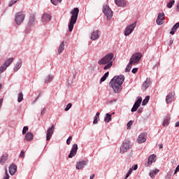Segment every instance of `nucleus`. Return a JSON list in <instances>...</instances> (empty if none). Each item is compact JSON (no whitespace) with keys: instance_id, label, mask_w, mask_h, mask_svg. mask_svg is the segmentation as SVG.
Instances as JSON below:
<instances>
[{"instance_id":"1","label":"nucleus","mask_w":179,"mask_h":179,"mask_svg":"<svg viewBox=\"0 0 179 179\" xmlns=\"http://www.w3.org/2000/svg\"><path fill=\"white\" fill-rule=\"evenodd\" d=\"M124 80H125V76H115L109 83L110 87L114 90L115 93H120L121 92V86H122V83H124Z\"/></svg>"},{"instance_id":"2","label":"nucleus","mask_w":179,"mask_h":179,"mask_svg":"<svg viewBox=\"0 0 179 179\" xmlns=\"http://www.w3.org/2000/svg\"><path fill=\"white\" fill-rule=\"evenodd\" d=\"M113 58H114V55H113V53H109L106 55L104 57L101 59L98 62V64L99 65H106L108 64L106 66L103 67V69H110V68L113 66Z\"/></svg>"},{"instance_id":"3","label":"nucleus","mask_w":179,"mask_h":179,"mask_svg":"<svg viewBox=\"0 0 179 179\" xmlns=\"http://www.w3.org/2000/svg\"><path fill=\"white\" fill-rule=\"evenodd\" d=\"M71 17L70 22L69 24V31H72L73 30V25L76 23L78 20V16L79 15V8H75L72 9L70 12Z\"/></svg>"},{"instance_id":"4","label":"nucleus","mask_w":179,"mask_h":179,"mask_svg":"<svg viewBox=\"0 0 179 179\" xmlns=\"http://www.w3.org/2000/svg\"><path fill=\"white\" fill-rule=\"evenodd\" d=\"M103 13L106 16L108 20H111V17H113V10H111V8H110V6L105 5L103 7Z\"/></svg>"},{"instance_id":"5","label":"nucleus","mask_w":179,"mask_h":179,"mask_svg":"<svg viewBox=\"0 0 179 179\" xmlns=\"http://www.w3.org/2000/svg\"><path fill=\"white\" fill-rule=\"evenodd\" d=\"M141 58H142V53L136 52L130 58V64H138L141 61Z\"/></svg>"},{"instance_id":"6","label":"nucleus","mask_w":179,"mask_h":179,"mask_svg":"<svg viewBox=\"0 0 179 179\" xmlns=\"http://www.w3.org/2000/svg\"><path fill=\"white\" fill-rule=\"evenodd\" d=\"M24 17H25V15L22 12L17 13L15 14V22L16 24L19 25L23 23V20H24Z\"/></svg>"},{"instance_id":"7","label":"nucleus","mask_w":179,"mask_h":179,"mask_svg":"<svg viewBox=\"0 0 179 179\" xmlns=\"http://www.w3.org/2000/svg\"><path fill=\"white\" fill-rule=\"evenodd\" d=\"M13 57L9 58L6 62L4 64L0 67V73H2L4 71H6V68L13 62Z\"/></svg>"},{"instance_id":"8","label":"nucleus","mask_w":179,"mask_h":179,"mask_svg":"<svg viewBox=\"0 0 179 179\" xmlns=\"http://www.w3.org/2000/svg\"><path fill=\"white\" fill-rule=\"evenodd\" d=\"M129 149H131V145L129 144V142H124L120 147V153L124 154L128 152Z\"/></svg>"},{"instance_id":"9","label":"nucleus","mask_w":179,"mask_h":179,"mask_svg":"<svg viewBox=\"0 0 179 179\" xmlns=\"http://www.w3.org/2000/svg\"><path fill=\"white\" fill-rule=\"evenodd\" d=\"M164 19H165V15L163 13H159L158 14L156 23L159 26H162V24H164Z\"/></svg>"},{"instance_id":"10","label":"nucleus","mask_w":179,"mask_h":179,"mask_svg":"<svg viewBox=\"0 0 179 179\" xmlns=\"http://www.w3.org/2000/svg\"><path fill=\"white\" fill-rule=\"evenodd\" d=\"M136 27V22H134L133 24H130L129 27L126 28L124 35L125 36H129L132 31H134V29Z\"/></svg>"},{"instance_id":"11","label":"nucleus","mask_w":179,"mask_h":179,"mask_svg":"<svg viewBox=\"0 0 179 179\" xmlns=\"http://www.w3.org/2000/svg\"><path fill=\"white\" fill-rule=\"evenodd\" d=\"M76 153H78V144H74L72 146V149L69 155V159H72L74 156H76Z\"/></svg>"},{"instance_id":"12","label":"nucleus","mask_w":179,"mask_h":179,"mask_svg":"<svg viewBox=\"0 0 179 179\" xmlns=\"http://www.w3.org/2000/svg\"><path fill=\"white\" fill-rule=\"evenodd\" d=\"M55 129V127H54V124H52V127L47 130L46 141H50V139H51L54 134Z\"/></svg>"},{"instance_id":"13","label":"nucleus","mask_w":179,"mask_h":179,"mask_svg":"<svg viewBox=\"0 0 179 179\" xmlns=\"http://www.w3.org/2000/svg\"><path fill=\"white\" fill-rule=\"evenodd\" d=\"M142 103V97H139L136 101L134 103V105L133 106L132 108H131V112L134 113L135 111H136V110H138V108H139V107L141 106V103Z\"/></svg>"},{"instance_id":"14","label":"nucleus","mask_w":179,"mask_h":179,"mask_svg":"<svg viewBox=\"0 0 179 179\" xmlns=\"http://www.w3.org/2000/svg\"><path fill=\"white\" fill-rule=\"evenodd\" d=\"M89 163L88 160L86 161H79L76 164V168L77 170H82Z\"/></svg>"},{"instance_id":"15","label":"nucleus","mask_w":179,"mask_h":179,"mask_svg":"<svg viewBox=\"0 0 179 179\" xmlns=\"http://www.w3.org/2000/svg\"><path fill=\"white\" fill-rule=\"evenodd\" d=\"M175 96H176V92H169V94L166 97V103L169 104V103H171V101H173V100H174Z\"/></svg>"},{"instance_id":"16","label":"nucleus","mask_w":179,"mask_h":179,"mask_svg":"<svg viewBox=\"0 0 179 179\" xmlns=\"http://www.w3.org/2000/svg\"><path fill=\"white\" fill-rule=\"evenodd\" d=\"M148 134L146 133H143L138 136V138L137 139V142L138 143H143L144 142H146V138H145Z\"/></svg>"},{"instance_id":"17","label":"nucleus","mask_w":179,"mask_h":179,"mask_svg":"<svg viewBox=\"0 0 179 179\" xmlns=\"http://www.w3.org/2000/svg\"><path fill=\"white\" fill-rule=\"evenodd\" d=\"M16 171H17V166L15 165V164H12L9 166V173L10 176H13Z\"/></svg>"},{"instance_id":"18","label":"nucleus","mask_w":179,"mask_h":179,"mask_svg":"<svg viewBox=\"0 0 179 179\" xmlns=\"http://www.w3.org/2000/svg\"><path fill=\"white\" fill-rule=\"evenodd\" d=\"M155 157H156V155L155 154L151 155L148 157V162L145 164V167H149V166H150L152 164V163H153V161L155 160Z\"/></svg>"},{"instance_id":"19","label":"nucleus","mask_w":179,"mask_h":179,"mask_svg":"<svg viewBox=\"0 0 179 179\" xmlns=\"http://www.w3.org/2000/svg\"><path fill=\"white\" fill-rule=\"evenodd\" d=\"M134 170H138V164H135L131 168H130L124 179L128 178V177H129V176L132 174V172L134 171Z\"/></svg>"},{"instance_id":"20","label":"nucleus","mask_w":179,"mask_h":179,"mask_svg":"<svg viewBox=\"0 0 179 179\" xmlns=\"http://www.w3.org/2000/svg\"><path fill=\"white\" fill-rule=\"evenodd\" d=\"M150 83H152L150 78H147L143 84V90H146V89L150 86Z\"/></svg>"},{"instance_id":"21","label":"nucleus","mask_w":179,"mask_h":179,"mask_svg":"<svg viewBox=\"0 0 179 179\" xmlns=\"http://www.w3.org/2000/svg\"><path fill=\"white\" fill-rule=\"evenodd\" d=\"M33 138H34V136H33V133L31 132H27L25 135V140L27 142H30V141H33Z\"/></svg>"},{"instance_id":"22","label":"nucleus","mask_w":179,"mask_h":179,"mask_svg":"<svg viewBox=\"0 0 179 179\" xmlns=\"http://www.w3.org/2000/svg\"><path fill=\"white\" fill-rule=\"evenodd\" d=\"M99 31H94L92 34H91V39L92 40H97V38H99Z\"/></svg>"},{"instance_id":"23","label":"nucleus","mask_w":179,"mask_h":179,"mask_svg":"<svg viewBox=\"0 0 179 179\" xmlns=\"http://www.w3.org/2000/svg\"><path fill=\"white\" fill-rule=\"evenodd\" d=\"M8 154H3L0 159V164H5V163L6 162V160H8Z\"/></svg>"},{"instance_id":"24","label":"nucleus","mask_w":179,"mask_h":179,"mask_svg":"<svg viewBox=\"0 0 179 179\" xmlns=\"http://www.w3.org/2000/svg\"><path fill=\"white\" fill-rule=\"evenodd\" d=\"M179 27V22H177L171 29V31H170V34L172 36H174L176 34V31H177V29Z\"/></svg>"},{"instance_id":"25","label":"nucleus","mask_w":179,"mask_h":179,"mask_svg":"<svg viewBox=\"0 0 179 179\" xmlns=\"http://www.w3.org/2000/svg\"><path fill=\"white\" fill-rule=\"evenodd\" d=\"M22 67V60L20 59L15 64V66H14V71L15 72H17V71H19V69H20V68Z\"/></svg>"},{"instance_id":"26","label":"nucleus","mask_w":179,"mask_h":179,"mask_svg":"<svg viewBox=\"0 0 179 179\" xmlns=\"http://www.w3.org/2000/svg\"><path fill=\"white\" fill-rule=\"evenodd\" d=\"M115 2L117 6H125L127 5V3L124 0H115Z\"/></svg>"},{"instance_id":"27","label":"nucleus","mask_w":179,"mask_h":179,"mask_svg":"<svg viewBox=\"0 0 179 179\" xmlns=\"http://www.w3.org/2000/svg\"><path fill=\"white\" fill-rule=\"evenodd\" d=\"M51 20V15L48 14H43L42 17V22H50Z\"/></svg>"},{"instance_id":"28","label":"nucleus","mask_w":179,"mask_h":179,"mask_svg":"<svg viewBox=\"0 0 179 179\" xmlns=\"http://www.w3.org/2000/svg\"><path fill=\"white\" fill-rule=\"evenodd\" d=\"M64 49H65V43L64 41H62L57 50L58 54H61Z\"/></svg>"},{"instance_id":"29","label":"nucleus","mask_w":179,"mask_h":179,"mask_svg":"<svg viewBox=\"0 0 179 179\" xmlns=\"http://www.w3.org/2000/svg\"><path fill=\"white\" fill-rule=\"evenodd\" d=\"M104 121L105 122H110L111 121V114L106 113Z\"/></svg>"},{"instance_id":"30","label":"nucleus","mask_w":179,"mask_h":179,"mask_svg":"<svg viewBox=\"0 0 179 179\" xmlns=\"http://www.w3.org/2000/svg\"><path fill=\"white\" fill-rule=\"evenodd\" d=\"M132 65H134V64L129 62V64L126 67L125 72H130L131 69H132Z\"/></svg>"},{"instance_id":"31","label":"nucleus","mask_w":179,"mask_h":179,"mask_svg":"<svg viewBox=\"0 0 179 179\" xmlns=\"http://www.w3.org/2000/svg\"><path fill=\"white\" fill-rule=\"evenodd\" d=\"M150 99V97L149 96H146L145 99L142 102V106H146V104H148V103H149Z\"/></svg>"},{"instance_id":"32","label":"nucleus","mask_w":179,"mask_h":179,"mask_svg":"<svg viewBox=\"0 0 179 179\" xmlns=\"http://www.w3.org/2000/svg\"><path fill=\"white\" fill-rule=\"evenodd\" d=\"M53 77L52 76H48L45 78V83H48L49 82H51L52 80Z\"/></svg>"},{"instance_id":"33","label":"nucleus","mask_w":179,"mask_h":179,"mask_svg":"<svg viewBox=\"0 0 179 179\" xmlns=\"http://www.w3.org/2000/svg\"><path fill=\"white\" fill-rule=\"evenodd\" d=\"M174 3H176V1H174V0L169 1L167 4V8H173V6L174 5Z\"/></svg>"},{"instance_id":"34","label":"nucleus","mask_w":179,"mask_h":179,"mask_svg":"<svg viewBox=\"0 0 179 179\" xmlns=\"http://www.w3.org/2000/svg\"><path fill=\"white\" fill-rule=\"evenodd\" d=\"M17 101L18 103H21V101H23V93L20 92L18 94Z\"/></svg>"},{"instance_id":"35","label":"nucleus","mask_w":179,"mask_h":179,"mask_svg":"<svg viewBox=\"0 0 179 179\" xmlns=\"http://www.w3.org/2000/svg\"><path fill=\"white\" fill-rule=\"evenodd\" d=\"M51 3H52L53 5H58V3H61V2H62V0H50Z\"/></svg>"},{"instance_id":"36","label":"nucleus","mask_w":179,"mask_h":179,"mask_svg":"<svg viewBox=\"0 0 179 179\" xmlns=\"http://www.w3.org/2000/svg\"><path fill=\"white\" fill-rule=\"evenodd\" d=\"M133 124H134V121L130 120V121L127 124V129H131V127H132Z\"/></svg>"},{"instance_id":"37","label":"nucleus","mask_w":179,"mask_h":179,"mask_svg":"<svg viewBox=\"0 0 179 179\" xmlns=\"http://www.w3.org/2000/svg\"><path fill=\"white\" fill-rule=\"evenodd\" d=\"M27 131H29V127L27 126L24 127L22 129V135L26 134V132H27Z\"/></svg>"},{"instance_id":"38","label":"nucleus","mask_w":179,"mask_h":179,"mask_svg":"<svg viewBox=\"0 0 179 179\" xmlns=\"http://www.w3.org/2000/svg\"><path fill=\"white\" fill-rule=\"evenodd\" d=\"M16 2H17V0H11L10 3L8 4V6H13V5L16 3Z\"/></svg>"},{"instance_id":"39","label":"nucleus","mask_w":179,"mask_h":179,"mask_svg":"<svg viewBox=\"0 0 179 179\" xmlns=\"http://www.w3.org/2000/svg\"><path fill=\"white\" fill-rule=\"evenodd\" d=\"M72 107V103L67 104L66 107L65 108V111H69V110Z\"/></svg>"},{"instance_id":"40","label":"nucleus","mask_w":179,"mask_h":179,"mask_svg":"<svg viewBox=\"0 0 179 179\" xmlns=\"http://www.w3.org/2000/svg\"><path fill=\"white\" fill-rule=\"evenodd\" d=\"M71 141H72V136H69V138L66 140V143L68 145H71Z\"/></svg>"},{"instance_id":"41","label":"nucleus","mask_w":179,"mask_h":179,"mask_svg":"<svg viewBox=\"0 0 179 179\" xmlns=\"http://www.w3.org/2000/svg\"><path fill=\"white\" fill-rule=\"evenodd\" d=\"M155 176H156V174H155V172H153V171L150 173V176L151 177V178H155Z\"/></svg>"},{"instance_id":"42","label":"nucleus","mask_w":179,"mask_h":179,"mask_svg":"<svg viewBox=\"0 0 179 179\" xmlns=\"http://www.w3.org/2000/svg\"><path fill=\"white\" fill-rule=\"evenodd\" d=\"M163 125L164 127H166V125H169V120H164Z\"/></svg>"},{"instance_id":"43","label":"nucleus","mask_w":179,"mask_h":179,"mask_svg":"<svg viewBox=\"0 0 179 179\" xmlns=\"http://www.w3.org/2000/svg\"><path fill=\"white\" fill-rule=\"evenodd\" d=\"M107 79V77H105L104 76L101 78V81L100 83H101V82H104V80H106Z\"/></svg>"},{"instance_id":"44","label":"nucleus","mask_w":179,"mask_h":179,"mask_svg":"<svg viewBox=\"0 0 179 179\" xmlns=\"http://www.w3.org/2000/svg\"><path fill=\"white\" fill-rule=\"evenodd\" d=\"M20 157H24V151L22 150L20 155Z\"/></svg>"},{"instance_id":"45","label":"nucleus","mask_w":179,"mask_h":179,"mask_svg":"<svg viewBox=\"0 0 179 179\" xmlns=\"http://www.w3.org/2000/svg\"><path fill=\"white\" fill-rule=\"evenodd\" d=\"M178 171H179V164L176 167V169L175 170V172H174V174H177V173H178Z\"/></svg>"},{"instance_id":"46","label":"nucleus","mask_w":179,"mask_h":179,"mask_svg":"<svg viewBox=\"0 0 179 179\" xmlns=\"http://www.w3.org/2000/svg\"><path fill=\"white\" fill-rule=\"evenodd\" d=\"M131 72H132V73H136V72H138V69H136V68L133 69Z\"/></svg>"},{"instance_id":"47","label":"nucleus","mask_w":179,"mask_h":179,"mask_svg":"<svg viewBox=\"0 0 179 179\" xmlns=\"http://www.w3.org/2000/svg\"><path fill=\"white\" fill-rule=\"evenodd\" d=\"M98 120H97V117H94V121H93V124H97Z\"/></svg>"},{"instance_id":"48","label":"nucleus","mask_w":179,"mask_h":179,"mask_svg":"<svg viewBox=\"0 0 179 179\" xmlns=\"http://www.w3.org/2000/svg\"><path fill=\"white\" fill-rule=\"evenodd\" d=\"M109 72L108 71V72H106L103 76H104V77L105 78H108V75H109Z\"/></svg>"},{"instance_id":"49","label":"nucleus","mask_w":179,"mask_h":179,"mask_svg":"<svg viewBox=\"0 0 179 179\" xmlns=\"http://www.w3.org/2000/svg\"><path fill=\"white\" fill-rule=\"evenodd\" d=\"M159 169H155V171H153L154 173L155 174H157V173H159Z\"/></svg>"},{"instance_id":"50","label":"nucleus","mask_w":179,"mask_h":179,"mask_svg":"<svg viewBox=\"0 0 179 179\" xmlns=\"http://www.w3.org/2000/svg\"><path fill=\"white\" fill-rule=\"evenodd\" d=\"M44 113H45V108H43V110L41 111V115H44Z\"/></svg>"},{"instance_id":"51","label":"nucleus","mask_w":179,"mask_h":179,"mask_svg":"<svg viewBox=\"0 0 179 179\" xmlns=\"http://www.w3.org/2000/svg\"><path fill=\"white\" fill-rule=\"evenodd\" d=\"M100 115V113H96V115H95V117H96V118H99V116Z\"/></svg>"},{"instance_id":"52","label":"nucleus","mask_w":179,"mask_h":179,"mask_svg":"<svg viewBox=\"0 0 179 179\" xmlns=\"http://www.w3.org/2000/svg\"><path fill=\"white\" fill-rule=\"evenodd\" d=\"M159 149H163V144H159Z\"/></svg>"},{"instance_id":"53","label":"nucleus","mask_w":179,"mask_h":179,"mask_svg":"<svg viewBox=\"0 0 179 179\" xmlns=\"http://www.w3.org/2000/svg\"><path fill=\"white\" fill-rule=\"evenodd\" d=\"M93 178H94V174L91 175L90 177V179H93Z\"/></svg>"},{"instance_id":"54","label":"nucleus","mask_w":179,"mask_h":179,"mask_svg":"<svg viewBox=\"0 0 179 179\" xmlns=\"http://www.w3.org/2000/svg\"><path fill=\"white\" fill-rule=\"evenodd\" d=\"M175 127H179V121L176 123Z\"/></svg>"},{"instance_id":"55","label":"nucleus","mask_w":179,"mask_h":179,"mask_svg":"<svg viewBox=\"0 0 179 179\" xmlns=\"http://www.w3.org/2000/svg\"><path fill=\"white\" fill-rule=\"evenodd\" d=\"M2 101H3V100L0 99V106H2Z\"/></svg>"},{"instance_id":"56","label":"nucleus","mask_w":179,"mask_h":179,"mask_svg":"<svg viewBox=\"0 0 179 179\" xmlns=\"http://www.w3.org/2000/svg\"><path fill=\"white\" fill-rule=\"evenodd\" d=\"M170 43H171V44H173V41H171Z\"/></svg>"},{"instance_id":"57","label":"nucleus","mask_w":179,"mask_h":179,"mask_svg":"<svg viewBox=\"0 0 179 179\" xmlns=\"http://www.w3.org/2000/svg\"><path fill=\"white\" fill-rule=\"evenodd\" d=\"M1 88H2V85L0 84V89H1Z\"/></svg>"},{"instance_id":"58","label":"nucleus","mask_w":179,"mask_h":179,"mask_svg":"<svg viewBox=\"0 0 179 179\" xmlns=\"http://www.w3.org/2000/svg\"><path fill=\"white\" fill-rule=\"evenodd\" d=\"M0 108H1V106H0Z\"/></svg>"}]
</instances>
